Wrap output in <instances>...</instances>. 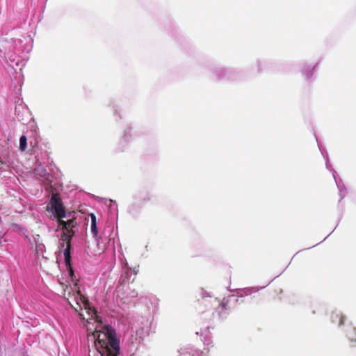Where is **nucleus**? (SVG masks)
I'll use <instances>...</instances> for the list:
<instances>
[{"instance_id":"obj_4","label":"nucleus","mask_w":356,"mask_h":356,"mask_svg":"<svg viewBox=\"0 0 356 356\" xmlns=\"http://www.w3.org/2000/svg\"><path fill=\"white\" fill-rule=\"evenodd\" d=\"M77 296H79L80 301L83 304L85 309L87 311L88 316L90 317L86 318L83 314L80 313L79 315L82 317L83 319H86L88 322L90 319H95L98 317L97 311L95 309H92L88 307V300L81 293L80 291H77Z\"/></svg>"},{"instance_id":"obj_10","label":"nucleus","mask_w":356,"mask_h":356,"mask_svg":"<svg viewBox=\"0 0 356 356\" xmlns=\"http://www.w3.org/2000/svg\"><path fill=\"white\" fill-rule=\"evenodd\" d=\"M150 199H151V198H150V197H145L143 198V201L150 200Z\"/></svg>"},{"instance_id":"obj_9","label":"nucleus","mask_w":356,"mask_h":356,"mask_svg":"<svg viewBox=\"0 0 356 356\" xmlns=\"http://www.w3.org/2000/svg\"><path fill=\"white\" fill-rule=\"evenodd\" d=\"M226 305H227V302H225V301H222L220 304V306L224 308V309H227L226 307Z\"/></svg>"},{"instance_id":"obj_5","label":"nucleus","mask_w":356,"mask_h":356,"mask_svg":"<svg viewBox=\"0 0 356 356\" xmlns=\"http://www.w3.org/2000/svg\"><path fill=\"white\" fill-rule=\"evenodd\" d=\"M90 217L91 218L90 229L93 236L97 238L98 236V230L97 227V219L94 213H90Z\"/></svg>"},{"instance_id":"obj_7","label":"nucleus","mask_w":356,"mask_h":356,"mask_svg":"<svg viewBox=\"0 0 356 356\" xmlns=\"http://www.w3.org/2000/svg\"><path fill=\"white\" fill-rule=\"evenodd\" d=\"M27 147V138L25 136H22L19 139V149L24 152Z\"/></svg>"},{"instance_id":"obj_14","label":"nucleus","mask_w":356,"mask_h":356,"mask_svg":"<svg viewBox=\"0 0 356 356\" xmlns=\"http://www.w3.org/2000/svg\"><path fill=\"white\" fill-rule=\"evenodd\" d=\"M355 337H356V333H355Z\"/></svg>"},{"instance_id":"obj_11","label":"nucleus","mask_w":356,"mask_h":356,"mask_svg":"<svg viewBox=\"0 0 356 356\" xmlns=\"http://www.w3.org/2000/svg\"><path fill=\"white\" fill-rule=\"evenodd\" d=\"M36 249L37 250H40L41 251H42V250L40 247H38V246L36 247Z\"/></svg>"},{"instance_id":"obj_12","label":"nucleus","mask_w":356,"mask_h":356,"mask_svg":"<svg viewBox=\"0 0 356 356\" xmlns=\"http://www.w3.org/2000/svg\"><path fill=\"white\" fill-rule=\"evenodd\" d=\"M36 249L37 250H40L41 251H42V250L40 247H38V246L36 247Z\"/></svg>"},{"instance_id":"obj_6","label":"nucleus","mask_w":356,"mask_h":356,"mask_svg":"<svg viewBox=\"0 0 356 356\" xmlns=\"http://www.w3.org/2000/svg\"><path fill=\"white\" fill-rule=\"evenodd\" d=\"M331 319L332 323H337L340 326L343 324L345 316L342 314L335 312L332 314Z\"/></svg>"},{"instance_id":"obj_1","label":"nucleus","mask_w":356,"mask_h":356,"mask_svg":"<svg viewBox=\"0 0 356 356\" xmlns=\"http://www.w3.org/2000/svg\"><path fill=\"white\" fill-rule=\"evenodd\" d=\"M88 342H92L101 356H118L120 354V341L116 338L115 331L110 325L88 334Z\"/></svg>"},{"instance_id":"obj_2","label":"nucleus","mask_w":356,"mask_h":356,"mask_svg":"<svg viewBox=\"0 0 356 356\" xmlns=\"http://www.w3.org/2000/svg\"><path fill=\"white\" fill-rule=\"evenodd\" d=\"M68 232H63L59 240L60 249L64 248L63 254L65 258V263L69 271L70 277L72 278L74 276V270L71 264V241L75 234L74 228L77 226L76 218H73L67 220Z\"/></svg>"},{"instance_id":"obj_3","label":"nucleus","mask_w":356,"mask_h":356,"mask_svg":"<svg viewBox=\"0 0 356 356\" xmlns=\"http://www.w3.org/2000/svg\"><path fill=\"white\" fill-rule=\"evenodd\" d=\"M51 211L56 218H64L66 216L65 207L58 194H53L49 202Z\"/></svg>"},{"instance_id":"obj_13","label":"nucleus","mask_w":356,"mask_h":356,"mask_svg":"<svg viewBox=\"0 0 356 356\" xmlns=\"http://www.w3.org/2000/svg\"><path fill=\"white\" fill-rule=\"evenodd\" d=\"M353 339H354V338L353 337ZM355 341H356V338L355 339Z\"/></svg>"},{"instance_id":"obj_8","label":"nucleus","mask_w":356,"mask_h":356,"mask_svg":"<svg viewBox=\"0 0 356 356\" xmlns=\"http://www.w3.org/2000/svg\"><path fill=\"white\" fill-rule=\"evenodd\" d=\"M59 226L62 227L63 233L68 232L67 221H65L63 218H57Z\"/></svg>"}]
</instances>
